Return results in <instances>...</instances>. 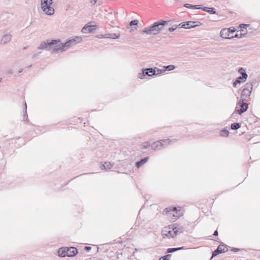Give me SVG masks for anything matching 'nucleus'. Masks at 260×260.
<instances>
[{"instance_id":"393cba45","label":"nucleus","mask_w":260,"mask_h":260,"mask_svg":"<svg viewBox=\"0 0 260 260\" xmlns=\"http://www.w3.org/2000/svg\"><path fill=\"white\" fill-rule=\"evenodd\" d=\"M146 70L148 72V74H149V76H152L156 74L155 70L152 68H148L146 69Z\"/></svg>"},{"instance_id":"ddd939ff","label":"nucleus","mask_w":260,"mask_h":260,"mask_svg":"<svg viewBox=\"0 0 260 260\" xmlns=\"http://www.w3.org/2000/svg\"><path fill=\"white\" fill-rule=\"evenodd\" d=\"M52 44L53 43L51 42V41H49L48 40L46 42H42L38 46V49L49 50L51 49Z\"/></svg>"},{"instance_id":"4be33fe9","label":"nucleus","mask_w":260,"mask_h":260,"mask_svg":"<svg viewBox=\"0 0 260 260\" xmlns=\"http://www.w3.org/2000/svg\"><path fill=\"white\" fill-rule=\"evenodd\" d=\"M148 160V157H146L143 159H142L141 160L137 161L136 162V166L137 168H140L142 165L146 163Z\"/></svg>"},{"instance_id":"b1692460","label":"nucleus","mask_w":260,"mask_h":260,"mask_svg":"<svg viewBox=\"0 0 260 260\" xmlns=\"http://www.w3.org/2000/svg\"><path fill=\"white\" fill-rule=\"evenodd\" d=\"M183 249V247H178V248H170L167 249L168 253H172L181 249Z\"/></svg>"},{"instance_id":"58836bf2","label":"nucleus","mask_w":260,"mask_h":260,"mask_svg":"<svg viewBox=\"0 0 260 260\" xmlns=\"http://www.w3.org/2000/svg\"><path fill=\"white\" fill-rule=\"evenodd\" d=\"M249 26V24H241L240 25V27L241 28H242L244 27L245 26Z\"/></svg>"},{"instance_id":"f8f14e48","label":"nucleus","mask_w":260,"mask_h":260,"mask_svg":"<svg viewBox=\"0 0 260 260\" xmlns=\"http://www.w3.org/2000/svg\"><path fill=\"white\" fill-rule=\"evenodd\" d=\"M228 250L227 246L225 244H220L217 248L213 252L212 256H215L219 253H223Z\"/></svg>"},{"instance_id":"4c0bfd02","label":"nucleus","mask_w":260,"mask_h":260,"mask_svg":"<svg viewBox=\"0 0 260 260\" xmlns=\"http://www.w3.org/2000/svg\"><path fill=\"white\" fill-rule=\"evenodd\" d=\"M157 73L156 74V75H158V74H160V73H161L162 72H164L165 71V70L158 69H157Z\"/></svg>"},{"instance_id":"dca6fc26","label":"nucleus","mask_w":260,"mask_h":260,"mask_svg":"<svg viewBox=\"0 0 260 260\" xmlns=\"http://www.w3.org/2000/svg\"><path fill=\"white\" fill-rule=\"evenodd\" d=\"M67 251L68 257L74 256L78 253V250L74 247H67Z\"/></svg>"},{"instance_id":"c9c22d12","label":"nucleus","mask_w":260,"mask_h":260,"mask_svg":"<svg viewBox=\"0 0 260 260\" xmlns=\"http://www.w3.org/2000/svg\"><path fill=\"white\" fill-rule=\"evenodd\" d=\"M109 34H105V35H102L100 37H99V38H107L108 39L109 38Z\"/></svg>"},{"instance_id":"a878e982","label":"nucleus","mask_w":260,"mask_h":260,"mask_svg":"<svg viewBox=\"0 0 260 260\" xmlns=\"http://www.w3.org/2000/svg\"><path fill=\"white\" fill-rule=\"evenodd\" d=\"M119 34H109V38L110 39H118L120 37Z\"/></svg>"},{"instance_id":"2f4dec72","label":"nucleus","mask_w":260,"mask_h":260,"mask_svg":"<svg viewBox=\"0 0 260 260\" xmlns=\"http://www.w3.org/2000/svg\"><path fill=\"white\" fill-rule=\"evenodd\" d=\"M165 67L166 69L168 71H171L175 69V66L174 65H169Z\"/></svg>"},{"instance_id":"20e7f679","label":"nucleus","mask_w":260,"mask_h":260,"mask_svg":"<svg viewBox=\"0 0 260 260\" xmlns=\"http://www.w3.org/2000/svg\"><path fill=\"white\" fill-rule=\"evenodd\" d=\"M253 84L252 83H247L245 84L241 95L242 101H247L250 99Z\"/></svg>"},{"instance_id":"09e8293b","label":"nucleus","mask_w":260,"mask_h":260,"mask_svg":"<svg viewBox=\"0 0 260 260\" xmlns=\"http://www.w3.org/2000/svg\"><path fill=\"white\" fill-rule=\"evenodd\" d=\"M197 7H198V6L197 7H194L193 8L199 9V8H198Z\"/></svg>"},{"instance_id":"f257e3e1","label":"nucleus","mask_w":260,"mask_h":260,"mask_svg":"<svg viewBox=\"0 0 260 260\" xmlns=\"http://www.w3.org/2000/svg\"><path fill=\"white\" fill-rule=\"evenodd\" d=\"M167 23V21L162 20L160 22H155L153 24L144 28L142 32L149 35H155L162 30L164 26Z\"/></svg>"},{"instance_id":"ea45409f","label":"nucleus","mask_w":260,"mask_h":260,"mask_svg":"<svg viewBox=\"0 0 260 260\" xmlns=\"http://www.w3.org/2000/svg\"><path fill=\"white\" fill-rule=\"evenodd\" d=\"M91 249V247H89V246H85L84 247V249L86 251H89L90 250V249Z\"/></svg>"},{"instance_id":"2eb2a0df","label":"nucleus","mask_w":260,"mask_h":260,"mask_svg":"<svg viewBox=\"0 0 260 260\" xmlns=\"http://www.w3.org/2000/svg\"><path fill=\"white\" fill-rule=\"evenodd\" d=\"M12 36L11 34L4 35L1 40V44L5 45L10 42L12 39Z\"/></svg>"},{"instance_id":"c03bdc74","label":"nucleus","mask_w":260,"mask_h":260,"mask_svg":"<svg viewBox=\"0 0 260 260\" xmlns=\"http://www.w3.org/2000/svg\"><path fill=\"white\" fill-rule=\"evenodd\" d=\"M232 250L234 251H238L239 250V249L236 248H234Z\"/></svg>"},{"instance_id":"37998d69","label":"nucleus","mask_w":260,"mask_h":260,"mask_svg":"<svg viewBox=\"0 0 260 260\" xmlns=\"http://www.w3.org/2000/svg\"><path fill=\"white\" fill-rule=\"evenodd\" d=\"M218 231H217V230H216V231L214 232V234H213V235H214V236H217V235H218Z\"/></svg>"},{"instance_id":"49530a36","label":"nucleus","mask_w":260,"mask_h":260,"mask_svg":"<svg viewBox=\"0 0 260 260\" xmlns=\"http://www.w3.org/2000/svg\"><path fill=\"white\" fill-rule=\"evenodd\" d=\"M167 255H168L169 256H168V258L169 259V258H170L172 256L171 254H168Z\"/></svg>"},{"instance_id":"e433bc0d","label":"nucleus","mask_w":260,"mask_h":260,"mask_svg":"<svg viewBox=\"0 0 260 260\" xmlns=\"http://www.w3.org/2000/svg\"><path fill=\"white\" fill-rule=\"evenodd\" d=\"M168 255H166L164 256L161 257L159 260H169V259L168 258Z\"/></svg>"},{"instance_id":"603ef678","label":"nucleus","mask_w":260,"mask_h":260,"mask_svg":"<svg viewBox=\"0 0 260 260\" xmlns=\"http://www.w3.org/2000/svg\"><path fill=\"white\" fill-rule=\"evenodd\" d=\"M30 67H31V65H30L29 66H28V68H29Z\"/></svg>"},{"instance_id":"aec40b11","label":"nucleus","mask_w":260,"mask_h":260,"mask_svg":"<svg viewBox=\"0 0 260 260\" xmlns=\"http://www.w3.org/2000/svg\"><path fill=\"white\" fill-rule=\"evenodd\" d=\"M113 166V164L110 162H105L104 165L102 166L101 169H105L106 170H108L110 169Z\"/></svg>"},{"instance_id":"1a4fd4ad","label":"nucleus","mask_w":260,"mask_h":260,"mask_svg":"<svg viewBox=\"0 0 260 260\" xmlns=\"http://www.w3.org/2000/svg\"><path fill=\"white\" fill-rule=\"evenodd\" d=\"M202 23L199 21H186L180 23L178 24L179 28L189 29L195 27L200 26Z\"/></svg>"},{"instance_id":"9b49d317","label":"nucleus","mask_w":260,"mask_h":260,"mask_svg":"<svg viewBox=\"0 0 260 260\" xmlns=\"http://www.w3.org/2000/svg\"><path fill=\"white\" fill-rule=\"evenodd\" d=\"M243 101H244L241 100L238 103V105H239L241 107L240 109L235 110L236 113H238L240 115L245 112L247 110L248 107V104L246 103H244Z\"/></svg>"},{"instance_id":"cd10ccee","label":"nucleus","mask_w":260,"mask_h":260,"mask_svg":"<svg viewBox=\"0 0 260 260\" xmlns=\"http://www.w3.org/2000/svg\"><path fill=\"white\" fill-rule=\"evenodd\" d=\"M151 145L148 142H145L141 144V148L143 149H147Z\"/></svg>"},{"instance_id":"de8ad7c7","label":"nucleus","mask_w":260,"mask_h":260,"mask_svg":"<svg viewBox=\"0 0 260 260\" xmlns=\"http://www.w3.org/2000/svg\"><path fill=\"white\" fill-rule=\"evenodd\" d=\"M22 71V69H19L18 72L21 73Z\"/></svg>"},{"instance_id":"a19ab883","label":"nucleus","mask_w":260,"mask_h":260,"mask_svg":"<svg viewBox=\"0 0 260 260\" xmlns=\"http://www.w3.org/2000/svg\"><path fill=\"white\" fill-rule=\"evenodd\" d=\"M98 1V0H90V3L92 4V5H94L96 4V2Z\"/></svg>"},{"instance_id":"c756f323","label":"nucleus","mask_w":260,"mask_h":260,"mask_svg":"<svg viewBox=\"0 0 260 260\" xmlns=\"http://www.w3.org/2000/svg\"><path fill=\"white\" fill-rule=\"evenodd\" d=\"M24 120H27L28 118L27 115V106L26 103H24Z\"/></svg>"},{"instance_id":"4468645a","label":"nucleus","mask_w":260,"mask_h":260,"mask_svg":"<svg viewBox=\"0 0 260 260\" xmlns=\"http://www.w3.org/2000/svg\"><path fill=\"white\" fill-rule=\"evenodd\" d=\"M96 25L92 24V22L87 23L82 29V32L84 34L91 32L93 31V27H95Z\"/></svg>"},{"instance_id":"8fccbe9b","label":"nucleus","mask_w":260,"mask_h":260,"mask_svg":"<svg viewBox=\"0 0 260 260\" xmlns=\"http://www.w3.org/2000/svg\"><path fill=\"white\" fill-rule=\"evenodd\" d=\"M171 225H169L168 228H170Z\"/></svg>"},{"instance_id":"412c9836","label":"nucleus","mask_w":260,"mask_h":260,"mask_svg":"<svg viewBox=\"0 0 260 260\" xmlns=\"http://www.w3.org/2000/svg\"><path fill=\"white\" fill-rule=\"evenodd\" d=\"M247 77H248L247 74H244V75H243V76H240L236 79V82L240 84L243 81H245Z\"/></svg>"},{"instance_id":"c85d7f7f","label":"nucleus","mask_w":260,"mask_h":260,"mask_svg":"<svg viewBox=\"0 0 260 260\" xmlns=\"http://www.w3.org/2000/svg\"><path fill=\"white\" fill-rule=\"evenodd\" d=\"M220 135L222 137H228L229 135V132L226 129L221 131Z\"/></svg>"},{"instance_id":"7c9ffc66","label":"nucleus","mask_w":260,"mask_h":260,"mask_svg":"<svg viewBox=\"0 0 260 260\" xmlns=\"http://www.w3.org/2000/svg\"><path fill=\"white\" fill-rule=\"evenodd\" d=\"M139 21L138 20H132L129 23V26H133V25H136L137 26L138 25Z\"/></svg>"},{"instance_id":"423d86ee","label":"nucleus","mask_w":260,"mask_h":260,"mask_svg":"<svg viewBox=\"0 0 260 260\" xmlns=\"http://www.w3.org/2000/svg\"><path fill=\"white\" fill-rule=\"evenodd\" d=\"M236 31L234 27L224 28L221 30L220 37L224 39H232L234 38L233 34Z\"/></svg>"},{"instance_id":"f3484780","label":"nucleus","mask_w":260,"mask_h":260,"mask_svg":"<svg viewBox=\"0 0 260 260\" xmlns=\"http://www.w3.org/2000/svg\"><path fill=\"white\" fill-rule=\"evenodd\" d=\"M58 255L60 257L68 256L67 247L59 248L57 251Z\"/></svg>"},{"instance_id":"0eeeda50","label":"nucleus","mask_w":260,"mask_h":260,"mask_svg":"<svg viewBox=\"0 0 260 260\" xmlns=\"http://www.w3.org/2000/svg\"><path fill=\"white\" fill-rule=\"evenodd\" d=\"M51 42L53 43L51 49H52L53 53H56L59 51L63 52L66 50L63 43H62L60 40H52Z\"/></svg>"},{"instance_id":"3c124183","label":"nucleus","mask_w":260,"mask_h":260,"mask_svg":"<svg viewBox=\"0 0 260 260\" xmlns=\"http://www.w3.org/2000/svg\"><path fill=\"white\" fill-rule=\"evenodd\" d=\"M135 251H138V249H135Z\"/></svg>"},{"instance_id":"6ab92c4d","label":"nucleus","mask_w":260,"mask_h":260,"mask_svg":"<svg viewBox=\"0 0 260 260\" xmlns=\"http://www.w3.org/2000/svg\"><path fill=\"white\" fill-rule=\"evenodd\" d=\"M146 75L149 76V74H148V73L147 72L146 69H143L141 73L138 74V78L141 79H143Z\"/></svg>"},{"instance_id":"6e6552de","label":"nucleus","mask_w":260,"mask_h":260,"mask_svg":"<svg viewBox=\"0 0 260 260\" xmlns=\"http://www.w3.org/2000/svg\"><path fill=\"white\" fill-rule=\"evenodd\" d=\"M171 141L169 139L167 140H161L160 141H157L153 142L151 145V147L152 149L154 150H159L162 147H164V145H168L171 143Z\"/></svg>"},{"instance_id":"a18cd8bd","label":"nucleus","mask_w":260,"mask_h":260,"mask_svg":"<svg viewBox=\"0 0 260 260\" xmlns=\"http://www.w3.org/2000/svg\"><path fill=\"white\" fill-rule=\"evenodd\" d=\"M38 54H37V53H35V54L33 55L32 57H36V56H37V55H38Z\"/></svg>"},{"instance_id":"bb28decb","label":"nucleus","mask_w":260,"mask_h":260,"mask_svg":"<svg viewBox=\"0 0 260 260\" xmlns=\"http://www.w3.org/2000/svg\"><path fill=\"white\" fill-rule=\"evenodd\" d=\"M240 127V124L239 123H233L231 124V128L234 130L238 129Z\"/></svg>"},{"instance_id":"a211bd4d","label":"nucleus","mask_w":260,"mask_h":260,"mask_svg":"<svg viewBox=\"0 0 260 260\" xmlns=\"http://www.w3.org/2000/svg\"><path fill=\"white\" fill-rule=\"evenodd\" d=\"M246 35V31L243 29H241V32L239 33H237L235 36H233L234 38H242L245 36Z\"/></svg>"},{"instance_id":"39448f33","label":"nucleus","mask_w":260,"mask_h":260,"mask_svg":"<svg viewBox=\"0 0 260 260\" xmlns=\"http://www.w3.org/2000/svg\"><path fill=\"white\" fill-rule=\"evenodd\" d=\"M165 229L161 232L164 238H174L178 233H182V229Z\"/></svg>"},{"instance_id":"5701e85b","label":"nucleus","mask_w":260,"mask_h":260,"mask_svg":"<svg viewBox=\"0 0 260 260\" xmlns=\"http://www.w3.org/2000/svg\"><path fill=\"white\" fill-rule=\"evenodd\" d=\"M203 10L205 12H207L210 14H216V11L213 8L204 7L203 8Z\"/></svg>"},{"instance_id":"9d476101","label":"nucleus","mask_w":260,"mask_h":260,"mask_svg":"<svg viewBox=\"0 0 260 260\" xmlns=\"http://www.w3.org/2000/svg\"><path fill=\"white\" fill-rule=\"evenodd\" d=\"M82 39L80 37H75L74 38L67 41L66 43H63V46L66 50L72 46L75 45L77 43H80L82 41Z\"/></svg>"},{"instance_id":"f03ea898","label":"nucleus","mask_w":260,"mask_h":260,"mask_svg":"<svg viewBox=\"0 0 260 260\" xmlns=\"http://www.w3.org/2000/svg\"><path fill=\"white\" fill-rule=\"evenodd\" d=\"M162 214L167 215L170 220L173 222L183 215V212L181 210H177L176 207H169L165 209Z\"/></svg>"},{"instance_id":"7ed1b4c3","label":"nucleus","mask_w":260,"mask_h":260,"mask_svg":"<svg viewBox=\"0 0 260 260\" xmlns=\"http://www.w3.org/2000/svg\"><path fill=\"white\" fill-rule=\"evenodd\" d=\"M41 8L43 11L48 15H52L54 13V10L51 7L52 0H41Z\"/></svg>"},{"instance_id":"864d4df0","label":"nucleus","mask_w":260,"mask_h":260,"mask_svg":"<svg viewBox=\"0 0 260 260\" xmlns=\"http://www.w3.org/2000/svg\"><path fill=\"white\" fill-rule=\"evenodd\" d=\"M1 80H2V78H0V82L1 81Z\"/></svg>"},{"instance_id":"79ce46f5","label":"nucleus","mask_w":260,"mask_h":260,"mask_svg":"<svg viewBox=\"0 0 260 260\" xmlns=\"http://www.w3.org/2000/svg\"><path fill=\"white\" fill-rule=\"evenodd\" d=\"M237 84H239V83H237L236 81L235 80V81L233 83V86L234 87H236Z\"/></svg>"},{"instance_id":"f704fd0d","label":"nucleus","mask_w":260,"mask_h":260,"mask_svg":"<svg viewBox=\"0 0 260 260\" xmlns=\"http://www.w3.org/2000/svg\"><path fill=\"white\" fill-rule=\"evenodd\" d=\"M177 27H179V26L178 25H175V27H170L169 28L168 30L170 31H174Z\"/></svg>"},{"instance_id":"473e14b6","label":"nucleus","mask_w":260,"mask_h":260,"mask_svg":"<svg viewBox=\"0 0 260 260\" xmlns=\"http://www.w3.org/2000/svg\"><path fill=\"white\" fill-rule=\"evenodd\" d=\"M238 72L240 74H241L242 75V76H243V75H244V74H247L245 70L242 68H240L239 69Z\"/></svg>"},{"instance_id":"72a5a7b5","label":"nucleus","mask_w":260,"mask_h":260,"mask_svg":"<svg viewBox=\"0 0 260 260\" xmlns=\"http://www.w3.org/2000/svg\"><path fill=\"white\" fill-rule=\"evenodd\" d=\"M184 6L187 8H193L195 7H197V6L196 5V6H193V5H191L190 4H185L184 5Z\"/></svg>"}]
</instances>
